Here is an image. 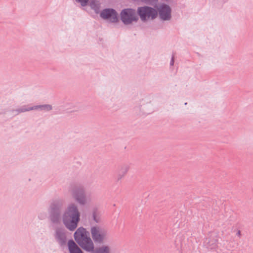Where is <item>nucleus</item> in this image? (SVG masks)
Wrapping results in <instances>:
<instances>
[{
    "label": "nucleus",
    "mask_w": 253,
    "mask_h": 253,
    "mask_svg": "<svg viewBox=\"0 0 253 253\" xmlns=\"http://www.w3.org/2000/svg\"><path fill=\"white\" fill-rule=\"evenodd\" d=\"M79 219L80 214L76 207L74 205L69 207L64 217V222L67 228L74 230L77 227Z\"/></svg>",
    "instance_id": "nucleus-1"
},
{
    "label": "nucleus",
    "mask_w": 253,
    "mask_h": 253,
    "mask_svg": "<svg viewBox=\"0 0 253 253\" xmlns=\"http://www.w3.org/2000/svg\"><path fill=\"white\" fill-rule=\"evenodd\" d=\"M90 233L93 241L99 243H102L106 236V231L102 227L97 226L91 227Z\"/></svg>",
    "instance_id": "nucleus-2"
},
{
    "label": "nucleus",
    "mask_w": 253,
    "mask_h": 253,
    "mask_svg": "<svg viewBox=\"0 0 253 253\" xmlns=\"http://www.w3.org/2000/svg\"><path fill=\"white\" fill-rule=\"evenodd\" d=\"M137 14L138 16H158L157 9L148 6L139 7Z\"/></svg>",
    "instance_id": "nucleus-3"
},
{
    "label": "nucleus",
    "mask_w": 253,
    "mask_h": 253,
    "mask_svg": "<svg viewBox=\"0 0 253 253\" xmlns=\"http://www.w3.org/2000/svg\"><path fill=\"white\" fill-rule=\"evenodd\" d=\"M89 237L87 231L83 227L79 228L74 234L75 240L79 245Z\"/></svg>",
    "instance_id": "nucleus-4"
},
{
    "label": "nucleus",
    "mask_w": 253,
    "mask_h": 253,
    "mask_svg": "<svg viewBox=\"0 0 253 253\" xmlns=\"http://www.w3.org/2000/svg\"><path fill=\"white\" fill-rule=\"evenodd\" d=\"M155 7L159 12V16H171V9L167 4L162 3L159 6L156 4Z\"/></svg>",
    "instance_id": "nucleus-5"
},
{
    "label": "nucleus",
    "mask_w": 253,
    "mask_h": 253,
    "mask_svg": "<svg viewBox=\"0 0 253 253\" xmlns=\"http://www.w3.org/2000/svg\"><path fill=\"white\" fill-rule=\"evenodd\" d=\"M79 245L85 251L91 252L93 251L94 249V244L90 237L86 238Z\"/></svg>",
    "instance_id": "nucleus-6"
},
{
    "label": "nucleus",
    "mask_w": 253,
    "mask_h": 253,
    "mask_svg": "<svg viewBox=\"0 0 253 253\" xmlns=\"http://www.w3.org/2000/svg\"><path fill=\"white\" fill-rule=\"evenodd\" d=\"M68 245L70 253H83L82 250L73 240L69 241Z\"/></svg>",
    "instance_id": "nucleus-7"
},
{
    "label": "nucleus",
    "mask_w": 253,
    "mask_h": 253,
    "mask_svg": "<svg viewBox=\"0 0 253 253\" xmlns=\"http://www.w3.org/2000/svg\"><path fill=\"white\" fill-rule=\"evenodd\" d=\"M99 16H119V14L114 9L107 8L104 9L100 12Z\"/></svg>",
    "instance_id": "nucleus-8"
},
{
    "label": "nucleus",
    "mask_w": 253,
    "mask_h": 253,
    "mask_svg": "<svg viewBox=\"0 0 253 253\" xmlns=\"http://www.w3.org/2000/svg\"><path fill=\"white\" fill-rule=\"evenodd\" d=\"M40 108L42 110H50L51 109V106L49 105H44L42 106H35L33 107L28 108H23L21 110V112H25L28 111L32 110H36Z\"/></svg>",
    "instance_id": "nucleus-9"
},
{
    "label": "nucleus",
    "mask_w": 253,
    "mask_h": 253,
    "mask_svg": "<svg viewBox=\"0 0 253 253\" xmlns=\"http://www.w3.org/2000/svg\"><path fill=\"white\" fill-rule=\"evenodd\" d=\"M74 197L80 204H84L85 203L86 200L82 191L80 190L75 193Z\"/></svg>",
    "instance_id": "nucleus-10"
},
{
    "label": "nucleus",
    "mask_w": 253,
    "mask_h": 253,
    "mask_svg": "<svg viewBox=\"0 0 253 253\" xmlns=\"http://www.w3.org/2000/svg\"><path fill=\"white\" fill-rule=\"evenodd\" d=\"M119 16H137L136 11L133 8H125L122 10Z\"/></svg>",
    "instance_id": "nucleus-11"
},
{
    "label": "nucleus",
    "mask_w": 253,
    "mask_h": 253,
    "mask_svg": "<svg viewBox=\"0 0 253 253\" xmlns=\"http://www.w3.org/2000/svg\"><path fill=\"white\" fill-rule=\"evenodd\" d=\"M89 5L91 9H93L96 14L100 12V3L96 0H91L89 2Z\"/></svg>",
    "instance_id": "nucleus-12"
},
{
    "label": "nucleus",
    "mask_w": 253,
    "mask_h": 253,
    "mask_svg": "<svg viewBox=\"0 0 253 253\" xmlns=\"http://www.w3.org/2000/svg\"><path fill=\"white\" fill-rule=\"evenodd\" d=\"M121 20L125 24H129L138 20V17H120Z\"/></svg>",
    "instance_id": "nucleus-13"
},
{
    "label": "nucleus",
    "mask_w": 253,
    "mask_h": 253,
    "mask_svg": "<svg viewBox=\"0 0 253 253\" xmlns=\"http://www.w3.org/2000/svg\"><path fill=\"white\" fill-rule=\"evenodd\" d=\"M105 19H106L107 21L110 22H117L119 21V18H120V17H102Z\"/></svg>",
    "instance_id": "nucleus-14"
},
{
    "label": "nucleus",
    "mask_w": 253,
    "mask_h": 253,
    "mask_svg": "<svg viewBox=\"0 0 253 253\" xmlns=\"http://www.w3.org/2000/svg\"><path fill=\"white\" fill-rule=\"evenodd\" d=\"M76 1L80 3L82 6L87 5L89 2V0H76Z\"/></svg>",
    "instance_id": "nucleus-15"
},
{
    "label": "nucleus",
    "mask_w": 253,
    "mask_h": 253,
    "mask_svg": "<svg viewBox=\"0 0 253 253\" xmlns=\"http://www.w3.org/2000/svg\"><path fill=\"white\" fill-rule=\"evenodd\" d=\"M141 20L143 22H144L147 20V18H150L153 20L155 17H140Z\"/></svg>",
    "instance_id": "nucleus-16"
},
{
    "label": "nucleus",
    "mask_w": 253,
    "mask_h": 253,
    "mask_svg": "<svg viewBox=\"0 0 253 253\" xmlns=\"http://www.w3.org/2000/svg\"><path fill=\"white\" fill-rule=\"evenodd\" d=\"M170 17H167V16H166V17H161V18H162V19L163 20H169L170 19Z\"/></svg>",
    "instance_id": "nucleus-17"
},
{
    "label": "nucleus",
    "mask_w": 253,
    "mask_h": 253,
    "mask_svg": "<svg viewBox=\"0 0 253 253\" xmlns=\"http://www.w3.org/2000/svg\"><path fill=\"white\" fill-rule=\"evenodd\" d=\"M124 170V174H126L127 171V168H125L124 169H123Z\"/></svg>",
    "instance_id": "nucleus-18"
},
{
    "label": "nucleus",
    "mask_w": 253,
    "mask_h": 253,
    "mask_svg": "<svg viewBox=\"0 0 253 253\" xmlns=\"http://www.w3.org/2000/svg\"><path fill=\"white\" fill-rule=\"evenodd\" d=\"M94 219L95 221L96 222H98L99 221V219H97L96 217V216L95 215H94Z\"/></svg>",
    "instance_id": "nucleus-19"
},
{
    "label": "nucleus",
    "mask_w": 253,
    "mask_h": 253,
    "mask_svg": "<svg viewBox=\"0 0 253 253\" xmlns=\"http://www.w3.org/2000/svg\"><path fill=\"white\" fill-rule=\"evenodd\" d=\"M171 65H172L173 64V60L172 59V61H171Z\"/></svg>",
    "instance_id": "nucleus-20"
}]
</instances>
